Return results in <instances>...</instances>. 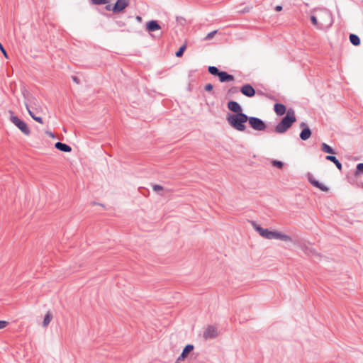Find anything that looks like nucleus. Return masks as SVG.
Returning a JSON list of instances; mask_svg holds the SVG:
<instances>
[{"label": "nucleus", "instance_id": "f257e3e1", "mask_svg": "<svg viewBox=\"0 0 363 363\" xmlns=\"http://www.w3.org/2000/svg\"><path fill=\"white\" fill-rule=\"evenodd\" d=\"M226 120L233 128L244 132L247 128L245 123L248 121L249 116L244 113H228Z\"/></svg>", "mask_w": 363, "mask_h": 363}, {"label": "nucleus", "instance_id": "f03ea898", "mask_svg": "<svg viewBox=\"0 0 363 363\" xmlns=\"http://www.w3.org/2000/svg\"><path fill=\"white\" fill-rule=\"evenodd\" d=\"M296 121L294 109L287 110L286 115L281 118V121L274 127V132L282 134L289 129L293 123Z\"/></svg>", "mask_w": 363, "mask_h": 363}, {"label": "nucleus", "instance_id": "7ed1b4c3", "mask_svg": "<svg viewBox=\"0 0 363 363\" xmlns=\"http://www.w3.org/2000/svg\"><path fill=\"white\" fill-rule=\"evenodd\" d=\"M248 123L250 126L257 131H264L267 130V125L261 118L255 116H249Z\"/></svg>", "mask_w": 363, "mask_h": 363}, {"label": "nucleus", "instance_id": "20e7f679", "mask_svg": "<svg viewBox=\"0 0 363 363\" xmlns=\"http://www.w3.org/2000/svg\"><path fill=\"white\" fill-rule=\"evenodd\" d=\"M10 121L26 135L30 134V130L26 123L21 120L18 116L11 115Z\"/></svg>", "mask_w": 363, "mask_h": 363}, {"label": "nucleus", "instance_id": "39448f33", "mask_svg": "<svg viewBox=\"0 0 363 363\" xmlns=\"http://www.w3.org/2000/svg\"><path fill=\"white\" fill-rule=\"evenodd\" d=\"M253 227L255 230L259 233V234L268 240H273L274 239V231L269 230L267 228H263L259 225H257L255 223H253Z\"/></svg>", "mask_w": 363, "mask_h": 363}, {"label": "nucleus", "instance_id": "423d86ee", "mask_svg": "<svg viewBox=\"0 0 363 363\" xmlns=\"http://www.w3.org/2000/svg\"><path fill=\"white\" fill-rule=\"evenodd\" d=\"M324 14H325V16L328 19V22L325 25H324V23H318V19H317V18L315 16H311V21L313 25L316 26L317 28H323L324 26H330L332 25L333 21H332V16H331V14L329 12H328V11H325L324 13Z\"/></svg>", "mask_w": 363, "mask_h": 363}, {"label": "nucleus", "instance_id": "0eeeda50", "mask_svg": "<svg viewBox=\"0 0 363 363\" xmlns=\"http://www.w3.org/2000/svg\"><path fill=\"white\" fill-rule=\"evenodd\" d=\"M128 4V0H117L112 8V11L113 13H119L123 11Z\"/></svg>", "mask_w": 363, "mask_h": 363}, {"label": "nucleus", "instance_id": "6e6552de", "mask_svg": "<svg viewBox=\"0 0 363 363\" xmlns=\"http://www.w3.org/2000/svg\"><path fill=\"white\" fill-rule=\"evenodd\" d=\"M241 93L245 95V96H247V97H252L255 95V89H254V87L250 84H246L245 85H243L241 88H240V90Z\"/></svg>", "mask_w": 363, "mask_h": 363}, {"label": "nucleus", "instance_id": "1a4fd4ad", "mask_svg": "<svg viewBox=\"0 0 363 363\" xmlns=\"http://www.w3.org/2000/svg\"><path fill=\"white\" fill-rule=\"evenodd\" d=\"M300 126L303 128L300 133L299 137L302 140H308L311 135V130L308 126L303 122L300 124Z\"/></svg>", "mask_w": 363, "mask_h": 363}, {"label": "nucleus", "instance_id": "9d476101", "mask_svg": "<svg viewBox=\"0 0 363 363\" xmlns=\"http://www.w3.org/2000/svg\"><path fill=\"white\" fill-rule=\"evenodd\" d=\"M217 336V330L214 326L209 325L203 332V337L205 340L214 338Z\"/></svg>", "mask_w": 363, "mask_h": 363}, {"label": "nucleus", "instance_id": "9b49d317", "mask_svg": "<svg viewBox=\"0 0 363 363\" xmlns=\"http://www.w3.org/2000/svg\"><path fill=\"white\" fill-rule=\"evenodd\" d=\"M228 108L234 113H242L241 106L235 101H229L227 104Z\"/></svg>", "mask_w": 363, "mask_h": 363}, {"label": "nucleus", "instance_id": "f8f14e48", "mask_svg": "<svg viewBox=\"0 0 363 363\" xmlns=\"http://www.w3.org/2000/svg\"><path fill=\"white\" fill-rule=\"evenodd\" d=\"M194 347L193 345H186L183 349L180 356L177 358V362L184 360L188 356V354L194 350Z\"/></svg>", "mask_w": 363, "mask_h": 363}, {"label": "nucleus", "instance_id": "ddd939ff", "mask_svg": "<svg viewBox=\"0 0 363 363\" xmlns=\"http://www.w3.org/2000/svg\"><path fill=\"white\" fill-rule=\"evenodd\" d=\"M161 28L158 22L155 20L150 21L146 24V29L149 32H154Z\"/></svg>", "mask_w": 363, "mask_h": 363}, {"label": "nucleus", "instance_id": "4468645a", "mask_svg": "<svg viewBox=\"0 0 363 363\" xmlns=\"http://www.w3.org/2000/svg\"><path fill=\"white\" fill-rule=\"evenodd\" d=\"M274 239L280 240H282L284 242H291L292 241V239L289 235L282 233L281 232H278V231H274Z\"/></svg>", "mask_w": 363, "mask_h": 363}, {"label": "nucleus", "instance_id": "2eb2a0df", "mask_svg": "<svg viewBox=\"0 0 363 363\" xmlns=\"http://www.w3.org/2000/svg\"><path fill=\"white\" fill-rule=\"evenodd\" d=\"M218 77L220 82H228L234 80V77L225 71H221Z\"/></svg>", "mask_w": 363, "mask_h": 363}, {"label": "nucleus", "instance_id": "dca6fc26", "mask_svg": "<svg viewBox=\"0 0 363 363\" xmlns=\"http://www.w3.org/2000/svg\"><path fill=\"white\" fill-rule=\"evenodd\" d=\"M274 111L277 116H283L286 111L285 105L279 103H277L274 106Z\"/></svg>", "mask_w": 363, "mask_h": 363}, {"label": "nucleus", "instance_id": "f3484780", "mask_svg": "<svg viewBox=\"0 0 363 363\" xmlns=\"http://www.w3.org/2000/svg\"><path fill=\"white\" fill-rule=\"evenodd\" d=\"M55 147L58 150L64 152H69L72 151V147L69 145L61 142H57L55 144Z\"/></svg>", "mask_w": 363, "mask_h": 363}, {"label": "nucleus", "instance_id": "a211bd4d", "mask_svg": "<svg viewBox=\"0 0 363 363\" xmlns=\"http://www.w3.org/2000/svg\"><path fill=\"white\" fill-rule=\"evenodd\" d=\"M325 159L328 161H330L332 162H333L336 167L340 170L341 171L342 170V164L340 163V162L336 158V157L333 156V155H327L325 157Z\"/></svg>", "mask_w": 363, "mask_h": 363}, {"label": "nucleus", "instance_id": "6ab92c4d", "mask_svg": "<svg viewBox=\"0 0 363 363\" xmlns=\"http://www.w3.org/2000/svg\"><path fill=\"white\" fill-rule=\"evenodd\" d=\"M349 39L350 43L354 46H358L361 43L359 37L356 34H350L349 36Z\"/></svg>", "mask_w": 363, "mask_h": 363}, {"label": "nucleus", "instance_id": "aec40b11", "mask_svg": "<svg viewBox=\"0 0 363 363\" xmlns=\"http://www.w3.org/2000/svg\"><path fill=\"white\" fill-rule=\"evenodd\" d=\"M321 150H322V151H323L324 152L328 153V154H335V150L330 145H328V144H326L325 143H323L321 144Z\"/></svg>", "mask_w": 363, "mask_h": 363}, {"label": "nucleus", "instance_id": "412c9836", "mask_svg": "<svg viewBox=\"0 0 363 363\" xmlns=\"http://www.w3.org/2000/svg\"><path fill=\"white\" fill-rule=\"evenodd\" d=\"M52 314L50 312H48L45 314V315L44 317V319H43V325L44 327H46V326H48L50 324V323L51 321V319H52Z\"/></svg>", "mask_w": 363, "mask_h": 363}, {"label": "nucleus", "instance_id": "4be33fe9", "mask_svg": "<svg viewBox=\"0 0 363 363\" xmlns=\"http://www.w3.org/2000/svg\"><path fill=\"white\" fill-rule=\"evenodd\" d=\"M208 70L209 73L213 76H218L221 72L215 66H209Z\"/></svg>", "mask_w": 363, "mask_h": 363}, {"label": "nucleus", "instance_id": "5701e85b", "mask_svg": "<svg viewBox=\"0 0 363 363\" xmlns=\"http://www.w3.org/2000/svg\"><path fill=\"white\" fill-rule=\"evenodd\" d=\"M362 173H363V163H359V164H357V165L356 167L354 174L356 176H357Z\"/></svg>", "mask_w": 363, "mask_h": 363}, {"label": "nucleus", "instance_id": "b1692460", "mask_svg": "<svg viewBox=\"0 0 363 363\" xmlns=\"http://www.w3.org/2000/svg\"><path fill=\"white\" fill-rule=\"evenodd\" d=\"M239 91L238 88L237 86H232L228 90V96H232L235 94H238Z\"/></svg>", "mask_w": 363, "mask_h": 363}, {"label": "nucleus", "instance_id": "393cba45", "mask_svg": "<svg viewBox=\"0 0 363 363\" xmlns=\"http://www.w3.org/2000/svg\"><path fill=\"white\" fill-rule=\"evenodd\" d=\"M186 48V45H182V46L179 48V50L176 52L175 55H176L177 57H182V56L183 55L184 52L185 51Z\"/></svg>", "mask_w": 363, "mask_h": 363}, {"label": "nucleus", "instance_id": "a878e982", "mask_svg": "<svg viewBox=\"0 0 363 363\" xmlns=\"http://www.w3.org/2000/svg\"><path fill=\"white\" fill-rule=\"evenodd\" d=\"M91 4L94 5H102L108 2V0H91Z\"/></svg>", "mask_w": 363, "mask_h": 363}, {"label": "nucleus", "instance_id": "bb28decb", "mask_svg": "<svg viewBox=\"0 0 363 363\" xmlns=\"http://www.w3.org/2000/svg\"><path fill=\"white\" fill-rule=\"evenodd\" d=\"M308 180H309L310 183H311V184H313V185L314 186H315V187L319 186V185H320V184L318 181H317V180H315V179H313V178L312 177V176H310V177H308Z\"/></svg>", "mask_w": 363, "mask_h": 363}, {"label": "nucleus", "instance_id": "cd10ccee", "mask_svg": "<svg viewBox=\"0 0 363 363\" xmlns=\"http://www.w3.org/2000/svg\"><path fill=\"white\" fill-rule=\"evenodd\" d=\"M272 164H273V166L277 167L279 169L282 168L284 166V163L281 161H279V160H273Z\"/></svg>", "mask_w": 363, "mask_h": 363}, {"label": "nucleus", "instance_id": "c85d7f7f", "mask_svg": "<svg viewBox=\"0 0 363 363\" xmlns=\"http://www.w3.org/2000/svg\"><path fill=\"white\" fill-rule=\"evenodd\" d=\"M217 33V30H213V31H211L209 33H208L206 35V36L205 37V40H211V38H213L214 35Z\"/></svg>", "mask_w": 363, "mask_h": 363}, {"label": "nucleus", "instance_id": "c756f323", "mask_svg": "<svg viewBox=\"0 0 363 363\" xmlns=\"http://www.w3.org/2000/svg\"><path fill=\"white\" fill-rule=\"evenodd\" d=\"M152 189H153V191L158 192L159 191L162 190L163 187L159 184H153Z\"/></svg>", "mask_w": 363, "mask_h": 363}, {"label": "nucleus", "instance_id": "7c9ffc66", "mask_svg": "<svg viewBox=\"0 0 363 363\" xmlns=\"http://www.w3.org/2000/svg\"><path fill=\"white\" fill-rule=\"evenodd\" d=\"M0 50L1 51L4 56L6 58H8V54L6 52V50H5V48H4V46L2 45V44L1 43H0Z\"/></svg>", "mask_w": 363, "mask_h": 363}, {"label": "nucleus", "instance_id": "2f4dec72", "mask_svg": "<svg viewBox=\"0 0 363 363\" xmlns=\"http://www.w3.org/2000/svg\"><path fill=\"white\" fill-rule=\"evenodd\" d=\"M33 119L40 123H43V118L40 116H33Z\"/></svg>", "mask_w": 363, "mask_h": 363}, {"label": "nucleus", "instance_id": "473e14b6", "mask_svg": "<svg viewBox=\"0 0 363 363\" xmlns=\"http://www.w3.org/2000/svg\"><path fill=\"white\" fill-rule=\"evenodd\" d=\"M317 188L320 189V190L323 191H328V188L325 186L324 184H320L319 186H317Z\"/></svg>", "mask_w": 363, "mask_h": 363}, {"label": "nucleus", "instance_id": "72a5a7b5", "mask_svg": "<svg viewBox=\"0 0 363 363\" xmlns=\"http://www.w3.org/2000/svg\"><path fill=\"white\" fill-rule=\"evenodd\" d=\"M213 85L211 84H207L206 86H205V90L206 91H211L213 90Z\"/></svg>", "mask_w": 363, "mask_h": 363}, {"label": "nucleus", "instance_id": "f704fd0d", "mask_svg": "<svg viewBox=\"0 0 363 363\" xmlns=\"http://www.w3.org/2000/svg\"><path fill=\"white\" fill-rule=\"evenodd\" d=\"M8 325V323L5 320H0V329L5 328Z\"/></svg>", "mask_w": 363, "mask_h": 363}, {"label": "nucleus", "instance_id": "c9c22d12", "mask_svg": "<svg viewBox=\"0 0 363 363\" xmlns=\"http://www.w3.org/2000/svg\"><path fill=\"white\" fill-rule=\"evenodd\" d=\"M26 109L29 113V115L30 116V117L33 118V116H35L33 112L30 109L29 106L28 104H26Z\"/></svg>", "mask_w": 363, "mask_h": 363}, {"label": "nucleus", "instance_id": "e433bc0d", "mask_svg": "<svg viewBox=\"0 0 363 363\" xmlns=\"http://www.w3.org/2000/svg\"><path fill=\"white\" fill-rule=\"evenodd\" d=\"M275 10H276L277 11H281V10H282V6H280V5H278V6H277L275 7Z\"/></svg>", "mask_w": 363, "mask_h": 363}, {"label": "nucleus", "instance_id": "4c0bfd02", "mask_svg": "<svg viewBox=\"0 0 363 363\" xmlns=\"http://www.w3.org/2000/svg\"><path fill=\"white\" fill-rule=\"evenodd\" d=\"M72 79L74 82H75L76 83L79 84V79L77 77H72Z\"/></svg>", "mask_w": 363, "mask_h": 363}, {"label": "nucleus", "instance_id": "58836bf2", "mask_svg": "<svg viewBox=\"0 0 363 363\" xmlns=\"http://www.w3.org/2000/svg\"><path fill=\"white\" fill-rule=\"evenodd\" d=\"M136 20H137L138 21H142V18H141L140 16H138L136 17Z\"/></svg>", "mask_w": 363, "mask_h": 363}, {"label": "nucleus", "instance_id": "ea45409f", "mask_svg": "<svg viewBox=\"0 0 363 363\" xmlns=\"http://www.w3.org/2000/svg\"><path fill=\"white\" fill-rule=\"evenodd\" d=\"M110 6H111L110 5H107V6H106V9L107 10H110Z\"/></svg>", "mask_w": 363, "mask_h": 363}, {"label": "nucleus", "instance_id": "a19ab883", "mask_svg": "<svg viewBox=\"0 0 363 363\" xmlns=\"http://www.w3.org/2000/svg\"><path fill=\"white\" fill-rule=\"evenodd\" d=\"M50 136L54 137L53 133H50Z\"/></svg>", "mask_w": 363, "mask_h": 363}, {"label": "nucleus", "instance_id": "79ce46f5", "mask_svg": "<svg viewBox=\"0 0 363 363\" xmlns=\"http://www.w3.org/2000/svg\"><path fill=\"white\" fill-rule=\"evenodd\" d=\"M361 186H362V187L363 188V183H362Z\"/></svg>", "mask_w": 363, "mask_h": 363}]
</instances>
